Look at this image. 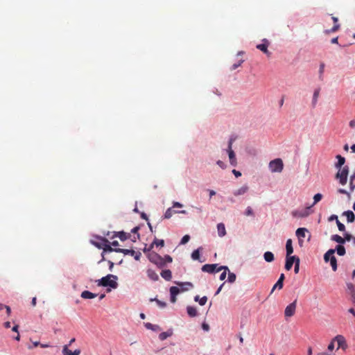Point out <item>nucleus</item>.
I'll list each match as a JSON object with an SVG mask.
<instances>
[{
  "mask_svg": "<svg viewBox=\"0 0 355 355\" xmlns=\"http://www.w3.org/2000/svg\"><path fill=\"white\" fill-rule=\"evenodd\" d=\"M117 277L113 275H107L97 281L98 286H110L112 288H116L118 286L117 282L115 281Z\"/></svg>",
  "mask_w": 355,
  "mask_h": 355,
  "instance_id": "f257e3e1",
  "label": "nucleus"
},
{
  "mask_svg": "<svg viewBox=\"0 0 355 355\" xmlns=\"http://www.w3.org/2000/svg\"><path fill=\"white\" fill-rule=\"evenodd\" d=\"M148 259L150 262L155 264L159 268H162L165 266L164 259L156 252L149 253Z\"/></svg>",
  "mask_w": 355,
  "mask_h": 355,
  "instance_id": "f03ea898",
  "label": "nucleus"
},
{
  "mask_svg": "<svg viewBox=\"0 0 355 355\" xmlns=\"http://www.w3.org/2000/svg\"><path fill=\"white\" fill-rule=\"evenodd\" d=\"M268 166L272 173H280L284 168V164L280 158H277L270 161Z\"/></svg>",
  "mask_w": 355,
  "mask_h": 355,
  "instance_id": "7ed1b4c3",
  "label": "nucleus"
},
{
  "mask_svg": "<svg viewBox=\"0 0 355 355\" xmlns=\"http://www.w3.org/2000/svg\"><path fill=\"white\" fill-rule=\"evenodd\" d=\"M338 169L339 171L336 174V178L339 179V182L342 185H345L347 181L349 167L345 166L342 169L341 168Z\"/></svg>",
  "mask_w": 355,
  "mask_h": 355,
  "instance_id": "20e7f679",
  "label": "nucleus"
},
{
  "mask_svg": "<svg viewBox=\"0 0 355 355\" xmlns=\"http://www.w3.org/2000/svg\"><path fill=\"white\" fill-rule=\"evenodd\" d=\"M311 213V207H307L302 210H295L292 212V215L297 218H304L309 216Z\"/></svg>",
  "mask_w": 355,
  "mask_h": 355,
  "instance_id": "39448f33",
  "label": "nucleus"
},
{
  "mask_svg": "<svg viewBox=\"0 0 355 355\" xmlns=\"http://www.w3.org/2000/svg\"><path fill=\"white\" fill-rule=\"evenodd\" d=\"M297 306V300H295L294 302L288 304L284 311V315L286 318L292 317L295 313Z\"/></svg>",
  "mask_w": 355,
  "mask_h": 355,
  "instance_id": "423d86ee",
  "label": "nucleus"
},
{
  "mask_svg": "<svg viewBox=\"0 0 355 355\" xmlns=\"http://www.w3.org/2000/svg\"><path fill=\"white\" fill-rule=\"evenodd\" d=\"M263 43L257 45V49L262 51L265 53L268 57H270L271 53L268 50V48L270 45V42L267 39H263L262 40Z\"/></svg>",
  "mask_w": 355,
  "mask_h": 355,
  "instance_id": "0eeeda50",
  "label": "nucleus"
},
{
  "mask_svg": "<svg viewBox=\"0 0 355 355\" xmlns=\"http://www.w3.org/2000/svg\"><path fill=\"white\" fill-rule=\"evenodd\" d=\"M91 243L94 245L95 247L98 248V249H102L105 244V243H108V240L105 238L97 236L96 238V240L92 239L91 240Z\"/></svg>",
  "mask_w": 355,
  "mask_h": 355,
  "instance_id": "6e6552de",
  "label": "nucleus"
},
{
  "mask_svg": "<svg viewBox=\"0 0 355 355\" xmlns=\"http://www.w3.org/2000/svg\"><path fill=\"white\" fill-rule=\"evenodd\" d=\"M334 340H336L338 343L337 349L342 348L343 349H345L347 347L346 343L345 338L342 335H338L334 338Z\"/></svg>",
  "mask_w": 355,
  "mask_h": 355,
  "instance_id": "1a4fd4ad",
  "label": "nucleus"
},
{
  "mask_svg": "<svg viewBox=\"0 0 355 355\" xmlns=\"http://www.w3.org/2000/svg\"><path fill=\"white\" fill-rule=\"evenodd\" d=\"M218 268V264H216V263L205 264L202 267V271L211 274V273L217 272L216 270Z\"/></svg>",
  "mask_w": 355,
  "mask_h": 355,
  "instance_id": "9d476101",
  "label": "nucleus"
},
{
  "mask_svg": "<svg viewBox=\"0 0 355 355\" xmlns=\"http://www.w3.org/2000/svg\"><path fill=\"white\" fill-rule=\"evenodd\" d=\"M130 234H127L126 232L123 231L121 232H114L113 235L110 237L111 239H113L114 237H118L119 239L122 241H124L127 240L128 239H130Z\"/></svg>",
  "mask_w": 355,
  "mask_h": 355,
  "instance_id": "9b49d317",
  "label": "nucleus"
},
{
  "mask_svg": "<svg viewBox=\"0 0 355 355\" xmlns=\"http://www.w3.org/2000/svg\"><path fill=\"white\" fill-rule=\"evenodd\" d=\"M299 257L296 256H286V264H285V268L287 270H290L293 265L294 263L297 261V259Z\"/></svg>",
  "mask_w": 355,
  "mask_h": 355,
  "instance_id": "f8f14e48",
  "label": "nucleus"
},
{
  "mask_svg": "<svg viewBox=\"0 0 355 355\" xmlns=\"http://www.w3.org/2000/svg\"><path fill=\"white\" fill-rule=\"evenodd\" d=\"M180 288L176 286H171L170 288V293H171V301L172 303H175L176 302V296L180 293Z\"/></svg>",
  "mask_w": 355,
  "mask_h": 355,
  "instance_id": "ddd939ff",
  "label": "nucleus"
},
{
  "mask_svg": "<svg viewBox=\"0 0 355 355\" xmlns=\"http://www.w3.org/2000/svg\"><path fill=\"white\" fill-rule=\"evenodd\" d=\"M285 279L284 274H281L279 279L276 282V284L273 286L271 293L275 291V289L278 288L279 290H281L283 288L284 285V280Z\"/></svg>",
  "mask_w": 355,
  "mask_h": 355,
  "instance_id": "4468645a",
  "label": "nucleus"
},
{
  "mask_svg": "<svg viewBox=\"0 0 355 355\" xmlns=\"http://www.w3.org/2000/svg\"><path fill=\"white\" fill-rule=\"evenodd\" d=\"M63 355H80V350L76 349L73 352L69 349V345H64L62 351Z\"/></svg>",
  "mask_w": 355,
  "mask_h": 355,
  "instance_id": "2eb2a0df",
  "label": "nucleus"
},
{
  "mask_svg": "<svg viewBox=\"0 0 355 355\" xmlns=\"http://www.w3.org/2000/svg\"><path fill=\"white\" fill-rule=\"evenodd\" d=\"M249 190V187L247 184H245L240 187L239 189L235 190L233 192L234 196H239L245 194Z\"/></svg>",
  "mask_w": 355,
  "mask_h": 355,
  "instance_id": "dca6fc26",
  "label": "nucleus"
},
{
  "mask_svg": "<svg viewBox=\"0 0 355 355\" xmlns=\"http://www.w3.org/2000/svg\"><path fill=\"white\" fill-rule=\"evenodd\" d=\"M177 284L181 287L180 288L181 292L187 291H189V289L193 288V285L191 282H178V283H177Z\"/></svg>",
  "mask_w": 355,
  "mask_h": 355,
  "instance_id": "f3484780",
  "label": "nucleus"
},
{
  "mask_svg": "<svg viewBox=\"0 0 355 355\" xmlns=\"http://www.w3.org/2000/svg\"><path fill=\"white\" fill-rule=\"evenodd\" d=\"M173 334V330L172 329H168L166 331L162 332L159 335V339L160 340H164L167 338L171 337Z\"/></svg>",
  "mask_w": 355,
  "mask_h": 355,
  "instance_id": "a211bd4d",
  "label": "nucleus"
},
{
  "mask_svg": "<svg viewBox=\"0 0 355 355\" xmlns=\"http://www.w3.org/2000/svg\"><path fill=\"white\" fill-rule=\"evenodd\" d=\"M230 164L233 166H236L237 164L236 158L235 153L233 150H227Z\"/></svg>",
  "mask_w": 355,
  "mask_h": 355,
  "instance_id": "6ab92c4d",
  "label": "nucleus"
},
{
  "mask_svg": "<svg viewBox=\"0 0 355 355\" xmlns=\"http://www.w3.org/2000/svg\"><path fill=\"white\" fill-rule=\"evenodd\" d=\"M221 270H223V272L220 275V280L223 281L226 278L227 272H229V268L227 266H219L217 268L216 272H219Z\"/></svg>",
  "mask_w": 355,
  "mask_h": 355,
  "instance_id": "aec40b11",
  "label": "nucleus"
},
{
  "mask_svg": "<svg viewBox=\"0 0 355 355\" xmlns=\"http://www.w3.org/2000/svg\"><path fill=\"white\" fill-rule=\"evenodd\" d=\"M173 213H181V214H187V211L185 210H182L180 211H175L172 209V208H168L166 209L165 214H164V218L168 219L170 218Z\"/></svg>",
  "mask_w": 355,
  "mask_h": 355,
  "instance_id": "412c9836",
  "label": "nucleus"
},
{
  "mask_svg": "<svg viewBox=\"0 0 355 355\" xmlns=\"http://www.w3.org/2000/svg\"><path fill=\"white\" fill-rule=\"evenodd\" d=\"M218 234L220 237H223L226 234V230L225 225L222 223H218L217 225Z\"/></svg>",
  "mask_w": 355,
  "mask_h": 355,
  "instance_id": "4be33fe9",
  "label": "nucleus"
},
{
  "mask_svg": "<svg viewBox=\"0 0 355 355\" xmlns=\"http://www.w3.org/2000/svg\"><path fill=\"white\" fill-rule=\"evenodd\" d=\"M286 256H290L293 252V248L292 245V240L291 239L286 241Z\"/></svg>",
  "mask_w": 355,
  "mask_h": 355,
  "instance_id": "5701e85b",
  "label": "nucleus"
},
{
  "mask_svg": "<svg viewBox=\"0 0 355 355\" xmlns=\"http://www.w3.org/2000/svg\"><path fill=\"white\" fill-rule=\"evenodd\" d=\"M103 249V252H102V260H105V258H104V253L105 252H113L114 251L115 252V249L116 248H112V246L110 245V242L108 241V243H105V244L104 245L103 248H102Z\"/></svg>",
  "mask_w": 355,
  "mask_h": 355,
  "instance_id": "b1692460",
  "label": "nucleus"
},
{
  "mask_svg": "<svg viewBox=\"0 0 355 355\" xmlns=\"http://www.w3.org/2000/svg\"><path fill=\"white\" fill-rule=\"evenodd\" d=\"M343 215L346 216L348 223H353L355 220V215L352 211H346L343 212Z\"/></svg>",
  "mask_w": 355,
  "mask_h": 355,
  "instance_id": "393cba45",
  "label": "nucleus"
},
{
  "mask_svg": "<svg viewBox=\"0 0 355 355\" xmlns=\"http://www.w3.org/2000/svg\"><path fill=\"white\" fill-rule=\"evenodd\" d=\"M97 296V294L93 293L88 291H84L81 293V297L83 299H92Z\"/></svg>",
  "mask_w": 355,
  "mask_h": 355,
  "instance_id": "a878e982",
  "label": "nucleus"
},
{
  "mask_svg": "<svg viewBox=\"0 0 355 355\" xmlns=\"http://www.w3.org/2000/svg\"><path fill=\"white\" fill-rule=\"evenodd\" d=\"M147 275L153 281H157L159 279L157 272L152 269H148Z\"/></svg>",
  "mask_w": 355,
  "mask_h": 355,
  "instance_id": "bb28decb",
  "label": "nucleus"
},
{
  "mask_svg": "<svg viewBox=\"0 0 355 355\" xmlns=\"http://www.w3.org/2000/svg\"><path fill=\"white\" fill-rule=\"evenodd\" d=\"M161 276L164 279L169 281L172 277V273L170 270H164L161 272Z\"/></svg>",
  "mask_w": 355,
  "mask_h": 355,
  "instance_id": "cd10ccee",
  "label": "nucleus"
},
{
  "mask_svg": "<svg viewBox=\"0 0 355 355\" xmlns=\"http://www.w3.org/2000/svg\"><path fill=\"white\" fill-rule=\"evenodd\" d=\"M115 252H123L125 254H130V256H134L136 253L135 251L133 250H128V249H122V248H116V249H115Z\"/></svg>",
  "mask_w": 355,
  "mask_h": 355,
  "instance_id": "c85d7f7f",
  "label": "nucleus"
},
{
  "mask_svg": "<svg viewBox=\"0 0 355 355\" xmlns=\"http://www.w3.org/2000/svg\"><path fill=\"white\" fill-rule=\"evenodd\" d=\"M307 230L304 227H300L296 230V236L299 238H304Z\"/></svg>",
  "mask_w": 355,
  "mask_h": 355,
  "instance_id": "c756f323",
  "label": "nucleus"
},
{
  "mask_svg": "<svg viewBox=\"0 0 355 355\" xmlns=\"http://www.w3.org/2000/svg\"><path fill=\"white\" fill-rule=\"evenodd\" d=\"M336 158L338 159V162L335 164V166L337 168H340L341 166L345 164V157H342L340 155H338L336 156Z\"/></svg>",
  "mask_w": 355,
  "mask_h": 355,
  "instance_id": "7c9ffc66",
  "label": "nucleus"
},
{
  "mask_svg": "<svg viewBox=\"0 0 355 355\" xmlns=\"http://www.w3.org/2000/svg\"><path fill=\"white\" fill-rule=\"evenodd\" d=\"M187 313L191 317H195L197 315V310L195 307L189 306L187 308Z\"/></svg>",
  "mask_w": 355,
  "mask_h": 355,
  "instance_id": "2f4dec72",
  "label": "nucleus"
},
{
  "mask_svg": "<svg viewBox=\"0 0 355 355\" xmlns=\"http://www.w3.org/2000/svg\"><path fill=\"white\" fill-rule=\"evenodd\" d=\"M335 253L334 249L329 250L324 255V260L325 262H328L330 260V258Z\"/></svg>",
  "mask_w": 355,
  "mask_h": 355,
  "instance_id": "473e14b6",
  "label": "nucleus"
},
{
  "mask_svg": "<svg viewBox=\"0 0 355 355\" xmlns=\"http://www.w3.org/2000/svg\"><path fill=\"white\" fill-rule=\"evenodd\" d=\"M331 240L334 241L340 244H344L345 242V239L338 234H334V235L331 236Z\"/></svg>",
  "mask_w": 355,
  "mask_h": 355,
  "instance_id": "72a5a7b5",
  "label": "nucleus"
},
{
  "mask_svg": "<svg viewBox=\"0 0 355 355\" xmlns=\"http://www.w3.org/2000/svg\"><path fill=\"white\" fill-rule=\"evenodd\" d=\"M263 257L267 262H272L274 260V254L271 252H266Z\"/></svg>",
  "mask_w": 355,
  "mask_h": 355,
  "instance_id": "f704fd0d",
  "label": "nucleus"
},
{
  "mask_svg": "<svg viewBox=\"0 0 355 355\" xmlns=\"http://www.w3.org/2000/svg\"><path fill=\"white\" fill-rule=\"evenodd\" d=\"M194 300L196 302H198L200 305L203 306L206 304V302L207 301V297L206 296H204V297L200 298L199 295H196L194 297Z\"/></svg>",
  "mask_w": 355,
  "mask_h": 355,
  "instance_id": "c9c22d12",
  "label": "nucleus"
},
{
  "mask_svg": "<svg viewBox=\"0 0 355 355\" xmlns=\"http://www.w3.org/2000/svg\"><path fill=\"white\" fill-rule=\"evenodd\" d=\"M329 261H330V264L332 268V270L334 271H336L337 270V260L334 254L330 258Z\"/></svg>",
  "mask_w": 355,
  "mask_h": 355,
  "instance_id": "e433bc0d",
  "label": "nucleus"
},
{
  "mask_svg": "<svg viewBox=\"0 0 355 355\" xmlns=\"http://www.w3.org/2000/svg\"><path fill=\"white\" fill-rule=\"evenodd\" d=\"M336 250L337 252V254L340 256H343L345 254V248L342 245H337L335 251Z\"/></svg>",
  "mask_w": 355,
  "mask_h": 355,
  "instance_id": "4c0bfd02",
  "label": "nucleus"
},
{
  "mask_svg": "<svg viewBox=\"0 0 355 355\" xmlns=\"http://www.w3.org/2000/svg\"><path fill=\"white\" fill-rule=\"evenodd\" d=\"M139 230V227H135L132 230V233L134 234V236H133V238L131 239V240L132 241H136V240L137 239L139 238V234H138V231Z\"/></svg>",
  "mask_w": 355,
  "mask_h": 355,
  "instance_id": "58836bf2",
  "label": "nucleus"
},
{
  "mask_svg": "<svg viewBox=\"0 0 355 355\" xmlns=\"http://www.w3.org/2000/svg\"><path fill=\"white\" fill-rule=\"evenodd\" d=\"M145 326H146V327L148 329H150V330H152V331H158V330H159V329H160V328H159V327L158 325L153 324L149 323V322L146 323V324H145Z\"/></svg>",
  "mask_w": 355,
  "mask_h": 355,
  "instance_id": "ea45409f",
  "label": "nucleus"
},
{
  "mask_svg": "<svg viewBox=\"0 0 355 355\" xmlns=\"http://www.w3.org/2000/svg\"><path fill=\"white\" fill-rule=\"evenodd\" d=\"M322 198V195L321 193H316L314 196H313V203L311 206H310L311 207L314 206L315 204H317L319 201H320Z\"/></svg>",
  "mask_w": 355,
  "mask_h": 355,
  "instance_id": "a19ab883",
  "label": "nucleus"
},
{
  "mask_svg": "<svg viewBox=\"0 0 355 355\" xmlns=\"http://www.w3.org/2000/svg\"><path fill=\"white\" fill-rule=\"evenodd\" d=\"M236 276L234 273L230 272L229 271L228 272V282L230 283H234L236 281Z\"/></svg>",
  "mask_w": 355,
  "mask_h": 355,
  "instance_id": "79ce46f5",
  "label": "nucleus"
},
{
  "mask_svg": "<svg viewBox=\"0 0 355 355\" xmlns=\"http://www.w3.org/2000/svg\"><path fill=\"white\" fill-rule=\"evenodd\" d=\"M191 257L193 260H198L200 258V250L197 249L194 250L191 254Z\"/></svg>",
  "mask_w": 355,
  "mask_h": 355,
  "instance_id": "37998d69",
  "label": "nucleus"
},
{
  "mask_svg": "<svg viewBox=\"0 0 355 355\" xmlns=\"http://www.w3.org/2000/svg\"><path fill=\"white\" fill-rule=\"evenodd\" d=\"M320 94V89H317L315 90L313 96V103L315 105L318 101V98Z\"/></svg>",
  "mask_w": 355,
  "mask_h": 355,
  "instance_id": "c03bdc74",
  "label": "nucleus"
},
{
  "mask_svg": "<svg viewBox=\"0 0 355 355\" xmlns=\"http://www.w3.org/2000/svg\"><path fill=\"white\" fill-rule=\"evenodd\" d=\"M153 245H156L157 246H161V247H163L164 245V240L162 239H155L153 243Z\"/></svg>",
  "mask_w": 355,
  "mask_h": 355,
  "instance_id": "a18cd8bd",
  "label": "nucleus"
},
{
  "mask_svg": "<svg viewBox=\"0 0 355 355\" xmlns=\"http://www.w3.org/2000/svg\"><path fill=\"white\" fill-rule=\"evenodd\" d=\"M245 214L247 216H254V211L250 207H248L245 209Z\"/></svg>",
  "mask_w": 355,
  "mask_h": 355,
  "instance_id": "49530a36",
  "label": "nucleus"
},
{
  "mask_svg": "<svg viewBox=\"0 0 355 355\" xmlns=\"http://www.w3.org/2000/svg\"><path fill=\"white\" fill-rule=\"evenodd\" d=\"M189 239H190V236H189V235H187H187H184V236L182 238V239H181L180 244H182V245H184V244H186L187 243H188V242H189Z\"/></svg>",
  "mask_w": 355,
  "mask_h": 355,
  "instance_id": "de8ad7c7",
  "label": "nucleus"
},
{
  "mask_svg": "<svg viewBox=\"0 0 355 355\" xmlns=\"http://www.w3.org/2000/svg\"><path fill=\"white\" fill-rule=\"evenodd\" d=\"M300 259H297V261L295 263L294 272L295 274L298 273L300 270Z\"/></svg>",
  "mask_w": 355,
  "mask_h": 355,
  "instance_id": "09e8293b",
  "label": "nucleus"
},
{
  "mask_svg": "<svg viewBox=\"0 0 355 355\" xmlns=\"http://www.w3.org/2000/svg\"><path fill=\"white\" fill-rule=\"evenodd\" d=\"M339 28H340V25H339V24H335V25L332 27V28H331V30H329V31H325V33H326L327 34H328V33H329L330 32H333V33H334V32H336V31L339 29Z\"/></svg>",
  "mask_w": 355,
  "mask_h": 355,
  "instance_id": "8fccbe9b",
  "label": "nucleus"
},
{
  "mask_svg": "<svg viewBox=\"0 0 355 355\" xmlns=\"http://www.w3.org/2000/svg\"><path fill=\"white\" fill-rule=\"evenodd\" d=\"M336 224H337L338 228L340 231L344 232L345 230V225L343 223H341L338 220H337Z\"/></svg>",
  "mask_w": 355,
  "mask_h": 355,
  "instance_id": "3c124183",
  "label": "nucleus"
},
{
  "mask_svg": "<svg viewBox=\"0 0 355 355\" xmlns=\"http://www.w3.org/2000/svg\"><path fill=\"white\" fill-rule=\"evenodd\" d=\"M335 342H336V340H334V338H333L327 347V349L329 351L332 352L334 350V349L335 347V345H334Z\"/></svg>",
  "mask_w": 355,
  "mask_h": 355,
  "instance_id": "603ef678",
  "label": "nucleus"
},
{
  "mask_svg": "<svg viewBox=\"0 0 355 355\" xmlns=\"http://www.w3.org/2000/svg\"><path fill=\"white\" fill-rule=\"evenodd\" d=\"M243 62V60H241L237 63L234 64L231 67V70H235L237 67H240Z\"/></svg>",
  "mask_w": 355,
  "mask_h": 355,
  "instance_id": "864d4df0",
  "label": "nucleus"
},
{
  "mask_svg": "<svg viewBox=\"0 0 355 355\" xmlns=\"http://www.w3.org/2000/svg\"><path fill=\"white\" fill-rule=\"evenodd\" d=\"M355 180V173L350 177V189L352 191L354 190V181Z\"/></svg>",
  "mask_w": 355,
  "mask_h": 355,
  "instance_id": "5fc2aeb1",
  "label": "nucleus"
},
{
  "mask_svg": "<svg viewBox=\"0 0 355 355\" xmlns=\"http://www.w3.org/2000/svg\"><path fill=\"white\" fill-rule=\"evenodd\" d=\"M324 63H321L320 65V69H319V73H320V78H322V75L324 72Z\"/></svg>",
  "mask_w": 355,
  "mask_h": 355,
  "instance_id": "6e6d98bb",
  "label": "nucleus"
},
{
  "mask_svg": "<svg viewBox=\"0 0 355 355\" xmlns=\"http://www.w3.org/2000/svg\"><path fill=\"white\" fill-rule=\"evenodd\" d=\"M163 258L164 259L165 264L166 263H171L173 261L172 257L169 255H165Z\"/></svg>",
  "mask_w": 355,
  "mask_h": 355,
  "instance_id": "4d7b16f0",
  "label": "nucleus"
},
{
  "mask_svg": "<svg viewBox=\"0 0 355 355\" xmlns=\"http://www.w3.org/2000/svg\"><path fill=\"white\" fill-rule=\"evenodd\" d=\"M343 239H345V241H349L352 240L353 236L351 234H348V233H345L344 234V238Z\"/></svg>",
  "mask_w": 355,
  "mask_h": 355,
  "instance_id": "13d9d810",
  "label": "nucleus"
},
{
  "mask_svg": "<svg viewBox=\"0 0 355 355\" xmlns=\"http://www.w3.org/2000/svg\"><path fill=\"white\" fill-rule=\"evenodd\" d=\"M216 164L221 168H226V164L223 162V161H220V160H218L217 161Z\"/></svg>",
  "mask_w": 355,
  "mask_h": 355,
  "instance_id": "bf43d9fd",
  "label": "nucleus"
},
{
  "mask_svg": "<svg viewBox=\"0 0 355 355\" xmlns=\"http://www.w3.org/2000/svg\"><path fill=\"white\" fill-rule=\"evenodd\" d=\"M156 300V302H157V304L159 305V307L164 308V307L166 306V304L165 302H162V301L158 300Z\"/></svg>",
  "mask_w": 355,
  "mask_h": 355,
  "instance_id": "052dcab7",
  "label": "nucleus"
},
{
  "mask_svg": "<svg viewBox=\"0 0 355 355\" xmlns=\"http://www.w3.org/2000/svg\"><path fill=\"white\" fill-rule=\"evenodd\" d=\"M338 191V193H342V194H346V195H347L349 197V196H350L349 193V192H347L345 189H339Z\"/></svg>",
  "mask_w": 355,
  "mask_h": 355,
  "instance_id": "680f3d73",
  "label": "nucleus"
},
{
  "mask_svg": "<svg viewBox=\"0 0 355 355\" xmlns=\"http://www.w3.org/2000/svg\"><path fill=\"white\" fill-rule=\"evenodd\" d=\"M233 174L236 177L239 178L241 175V173L239 171H236L235 169H233L232 171Z\"/></svg>",
  "mask_w": 355,
  "mask_h": 355,
  "instance_id": "e2e57ef3",
  "label": "nucleus"
},
{
  "mask_svg": "<svg viewBox=\"0 0 355 355\" xmlns=\"http://www.w3.org/2000/svg\"><path fill=\"white\" fill-rule=\"evenodd\" d=\"M335 220L336 221H337V220H338V216H337L336 215H334H334H331V216L329 218V221H332V220Z\"/></svg>",
  "mask_w": 355,
  "mask_h": 355,
  "instance_id": "0e129e2a",
  "label": "nucleus"
},
{
  "mask_svg": "<svg viewBox=\"0 0 355 355\" xmlns=\"http://www.w3.org/2000/svg\"><path fill=\"white\" fill-rule=\"evenodd\" d=\"M182 205L178 202H175L173 204V207H182Z\"/></svg>",
  "mask_w": 355,
  "mask_h": 355,
  "instance_id": "69168bd1",
  "label": "nucleus"
},
{
  "mask_svg": "<svg viewBox=\"0 0 355 355\" xmlns=\"http://www.w3.org/2000/svg\"><path fill=\"white\" fill-rule=\"evenodd\" d=\"M317 355H336V354L334 353L329 354L327 352H320V353L318 354Z\"/></svg>",
  "mask_w": 355,
  "mask_h": 355,
  "instance_id": "338daca9",
  "label": "nucleus"
},
{
  "mask_svg": "<svg viewBox=\"0 0 355 355\" xmlns=\"http://www.w3.org/2000/svg\"><path fill=\"white\" fill-rule=\"evenodd\" d=\"M349 125L351 128H354L355 127V120L350 121Z\"/></svg>",
  "mask_w": 355,
  "mask_h": 355,
  "instance_id": "774afa93",
  "label": "nucleus"
}]
</instances>
